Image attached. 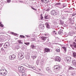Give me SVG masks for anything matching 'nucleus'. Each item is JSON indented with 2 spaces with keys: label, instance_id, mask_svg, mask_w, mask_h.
<instances>
[{
  "label": "nucleus",
  "instance_id": "f257e3e1",
  "mask_svg": "<svg viewBox=\"0 0 76 76\" xmlns=\"http://www.w3.org/2000/svg\"><path fill=\"white\" fill-rule=\"evenodd\" d=\"M39 28H40L39 29H44L45 27H44V24H42V22L40 21L39 22Z\"/></svg>",
  "mask_w": 76,
  "mask_h": 76
},
{
  "label": "nucleus",
  "instance_id": "f03ea898",
  "mask_svg": "<svg viewBox=\"0 0 76 76\" xmlns=\"http://www.w3.org/2000/svg\"><path fill=\"white\" fill-rule=\"evenodd\" d=\"M51 13L52 15H53L54 16H57L58 15V12H57L56 10H52L51 12Z\"/></svg>",
  "mask_w": 76,
  "mask_h": 76
},
{
  "label": "nucleus",
  "instance_id": "7ed1b4c3",
  "mask_svg": "<svg viewBox=\"0 0 76 76\" xmlns=\"http://www.w3.org/2000/svg\"><path fill=\"white\" fill-rule=\"evenodd\" d=\"M18 56L19 58H23L24 57V53L22 52H20L18 53Z\"/></svg>",
  "mask_w": 76,
  "mask_h": 76
},
{
  "label": "nucleus",
  "instance_id": "20e7f679",
  "mask_svg": "<svg viewBox=\"0 0 76 76\" xmlns=\"http://www.w3.org/2000/svg\"><path fill=\"white\" fill-rule=\"evenodd\" d=\"M70 45L74 50L76 51V43L75 42H73L72 44H71Z\"/></svg>",
  "mask_w": 76,
  "mask_h": 76
},
{
  "label": "nucleus",
  "instance_id": "39448f33",
  "mask_svg": "<svg viewBox=\"0 0 76 76\" xmlns=\"http://www.w3.org/2000/svg\"><path fill=\"white\" fill-rule=\"evenodd\" d=\"M54 70H56V71H59L60 70V69H61V67L59 65H55L54 67Z\"/></svg>",
  "mask_w": 76,
  "mask_h": 76
},
{
  "label": "nucleus",
  "instance_id": "423d86ee",
  "mask_svg": "<svg viewBox=\"0 0 76 76\" xmlns=\"http://www.w3.org/2000/svg\"><path fill=\"white\" fill-rule=\"evenodd\" d=\"M0 74H1L2 75H6L7 74V71L6 70H0Z\"/></svg>",
  "mask_w": 76,
  "mask_h": 76
},
{
  "label": "nucleus",
  "instance_id": "0eeeda50",
  "mask_svg": "<svg viewBox=\"0 0 76 76\" xmlns=\"http://www.w3.org/2000/svg\"><path fill=\"white\" fill-rule=\"evenodd\" d=\"M9 46H10V45L9 44V43L8 42H6L4 45V48H8L9 47Z\"/></svg>",
  "mask_w": 76,
  "mask_h": 76
},
{
  "label": "nucleus",
  "instance_id": "6e6552de",
  "mask_svg": "<svg viewBox=\"0 0 76 76\" xmlns=\"http://www.w3.org/2000/svg\"><path fill=\"white\" fill-rule=\"evenodd\" d=\"M63 11L65 13H72V11H69V9L66 8L63 10Z\"/></svg>",
  "mask_w": 76,
  "mask_h": 76
},
{
  "label": "nucleus",
  "instance_id": "1a4fd4ad",
  "mask_svg": "<svg viewBox=\"0 0 76 76\" xmlns=\"http://www.w3.org/2000/svg\"><path fill=\"white\" fill-rule=\"evenodd\" d=\"M55 60L56 61L60 62L61 61V58L58 56H57L55 58Z\"/></svg>",
  "mask_w": 76,
  "mask_h": 76
},
{
  "label": "nucleus",
  "instance_id": "9d476101",
  "mask_svg": "<svg viewBox=\"0 0 76 76\" xmlns=\"http://www.w3.org/2000/svg\"><path fill=\"white\" fill-rule=\"evenodd\" d=\"M24 67L23 66H20L18 67V71L19 72H22V71L23 70Z\"/></svg>",
  "mask_w": 76,
  "mask_h": 76
},
{
  "label": "nucleus",
  "instance_id": "9b49d317",
  "mask_svg": "<svg viewBox=\"0 0 76 76\" xmlns=\"http://www.w3.org/2000/svg\"><path fill=\"white\" fill-rule=\"evenodd\" d=\"M65 60L67 62H70L71 61V58L70 57H66V58H65Z\"/></svg>",
  "mask_w": 76,
  "mask_h": 76
},
{
  "label": "nucleus",
  "instance_id": "f8f14e48",
  "mask_svg": "<svg viewBox=\"0 0 76 76\" xmlns=\"http://www.w3.org/2000/svg\"><path fill=\"white\" fill-rule=\"evenodd\" d=\"M15 58H16V56L15 55H12L10 56V60H13Z\"/></svg>",
  "mask_w": 76,
  "mask_h": 76
},
{
  "label": "nucleus",
  "instance_id": "ddd939ff",
  "mask_svg": "<svg viewBox=\"0 0 76 76\" xmlns=\"http://www.w3.org/2000/svg\"><path fill=\"white\" fill-rule=\"evenodd\" d=\"M72 57L76 58V52L74 51L72 52Z\"/></svg>",
  "mask_w": 76,
  "mask_h": 76
},
{
  "label": "nucleus",
  "instance_id": "4468645a",
  "mask_svg": "<svg viewBox=\"0 0 76 76\" xmlns=\"http://www.w3.org/2000/svg\"><path fill=\"white\" fill-rule=\"evenodd\" d=\"M44 18L45 19H48L50 18V16L49 15H45Z\"/></svg>",
  "mask_w": 76,
  "mask_h": 76
},
{
  "label": "nucleus",
  "instance_id": "2eb2a0df",
  "mask_svg": "<svg viewBox=\"0 0 76 76\" xmlns=\"http://www.w3.org/2000/svg\"><path fill=\"white\" fill-rule=\"evenodd\" d=\"M62 49H63V50H64V52L65 53H66V51H67V48H66V47L65 46H63L62 47Z\"/></svg>",
  "mask_w": 76,
  "mask_h": 76
},
{
  "label": "nucleus",
  "instance_id": "dca6fc26",
  "mask_svg": "<svg viewBox=\"0 0 76 76\" xmlns=\"http://www.w3.org/2000/svg\"><path fill=\"white\" fill-rule=\"evenodd\" d=\"M55 5L56 7H59L60 5H61V3L60 2L56 3L55 4Z\"/></svg>",
  "mask_w": 76,
  "mask_h": 76
},
{
  "label": "nucleus",
  "instance_id": "f3484780",
  "mask_svg": "<svg viewBox=\"0 0 76 76\" xmlns=\"http://www.w3.org/2000/svg\"><path fill=\"white\" fill-rule=\"evenodd\" d=\"M45 52L46 53H49V52H50V49L49 48H45L44 49Z\"/></svg>",
  "mask_w": 76,
  "mask_h": 76
},
{
  "label": "nucleus",
  "instance_id": "a211bd4d",
  "mask_svg": "<svg viewBox=\"0 0 76 76\" xmlns=\"http://www.w3.org/2000/svg\"><path fill=\"white\" fill-rule=\"evenodd\" d=\"M41 39L42 40L43 42H44V41H45L46 40V39H47V37H41Z\"/></svg>",
  "mask_w": 76,
  "mask_h": 76
},
{
  "label": "nucleus",
  "instance_id": "6ab92c4d",
  "mask_svg": "<svg viewBox=\"0 0 76 76\" xmlns=\"http://www.w3.org/2000/svg\"><path fill=\"white\" fill-rule=\"evenodd\" d=\"M72 62L74 66L76 67V61L75 60H73L72 61Z\"/></svg>",
  "mask_w": 76,
  "mask_h": 76
},
{
  "label": "nucleus",
  "instance_id": "aec40b11",
  "mask_svg": "<svg viewBox=\"0 0 76 76\" xmlns=\"http://www.w3.org/2000/svg\"><path fill=\"white\" fill-rule=\"evenodd\" d=\"M59 22L60 23V25H63V24H64V21H62L61 20H59Z\"/></svg>",
  "mask_w": 76,
  "mask_h": 76
},
{
  "label": "nucleus",
  "instance_id": "412c9836",
  "mask_svg": "<svg viewBox=\"0 0 76 76\" xmlns=\"http://www.w3.org/2000/svg\"><path fill=\"white\" fill-rule=\"evenodd\" d=\"M63 29H61L59 31H58V34L60 35H61L62 34V31H63Z\"/></svg>",
  "mask_w": 76,
  "mask_h": 76
},
{
  "label": "nucleus",
  "instance_id": "4be33fe9",
  "mask_svg": "<svg viewBox=\"0 0 76 76\" xmlns=\"http://www.w3.org/2000/svg\"><path fill=\"white\" fill-rule=\"evenodd\" d=\"M45 25L47 28H50V25H49V24L48 23H46Z\"/></svg>",
  "mask_w": 76,
  "mask_h": 76
},
{
  "label": "nucleus",
  "instance_id": "5701e85b",
  "mask_svg": "<svg viewBox=\"0 0 76 76\" xmlns=\"http://www.w3.org/2000/svg\"><path fill=\"white\" fill-rule=\"evenodd\" d=\"M46 70L47 71H48V72H51V69H50V68L49 67H48L46 68Z\"/></svg>",
  "mask_w": 76,
  "mask_h": 76
},
{
  "label": "nucleus",
  "instance_id": "b1692460",
  "mask_svg": "<svg viewBox=\"0 0 76 76\" xmlns=\"http://www.w3.org/2000/svg\"><path fill=\"white\" fill-rule=\"evenodd\" d=\"M6 40L4 39V38H0V42H4V41H5Z\"/></svg>",
  "mask_w": 76,
  "mask_h": 76
},
{
  "label": "nucleus",
  "instance_id": "393cba45",
  "mask_svg": "<svg viewBox=\"0 0 76 76\" xmlns=\"http://www.w3.org/2000/svg\"><path fill=\"white\" fill-rule=\"evenodd\" d=\"M62 8H63L64 7H66L67 6V5L66 4L64 3L62 4Z\"/></svg>",
  "mask_w": 76,
  "mask_h": 76
},
{
  "label": "nucleus",
  "instance_id": "a878e982",
  "mask_svg": "<svg viewBox=\"0 0 76 76\" xmlns=\"http://www.w3.org/2000/svg\"><path fill=\"white\" fill-rule=\"evenodd\" d=\"M30 47L31 48H32V49H34L35 48V46L34 45H31L30 46Z\"/></svg>",
  "mask_w": 76,
  "mask_h": 76
},
{
  "label": "nucleus",
  "instance_id": "bb28decb",
  "mask_svg": "<svg viewBox=\"0 0 76 76\" xmlns=\"http://www.w3.org/2000/svg\"><path fill=\"white\" fill-rule=\"evenodd\" d=\"M26 58L27 60H29V56L28 55H26Z\"/></svg>",
  "mask_w": 76,
  "mask_h": 76
},
{
  "label": "nucleus",
  "instance_id": "cd10ccee",
  "mask_svg": "<svg viewBox=\"0 0 76 76\" xmlns=\"http://www.w3.org/2000/svg\"><path fill=\"white\" fill-rule=\"evenodd\" d=\"M72 34L73 33H72V32H71V31H69V33H68V35H70V36H72Z\"/></svg>",
  "mask_w": 76,
  "mask_h": 76
},
{
  "label": "nucleus",
  "instance_id": "c85d7f7f",
  "mask_svg": "<svg viewBox=\"0 0 76 76\" xmlns=\"http://www.w3.org/2000/svg\"><path fill=\"white\" fill-rule=\"evenodd\" d=\"M26 72H24L23 73L22 76H26Z\"/></svg>",
  "mask_w": 76,
  "mask_h": 76
},
{
  "label": "nucleus",
  "instance_id": "c756f323",
  "mask_svg": "<svg viewBox=\"0 0 76 76\" xmlns=\"http://www.w3.org/2000/svg\"><path fill=\"white\" fill-rule=\"evenodd\" d=\"M42 3H46V1L47 0H41Z\"/></svg>",
  "mask_w": 76,
  "mask_h": 76
},
{
  "label": "nucleus",
  "instance_id": "7c9ffc66",
  "mask_svg": "<svg viewBox=\"0 0 76 76\" xmlns=\"http://www.w3.org/2000/svg\"><path fill=\"white\" fill-rule=\"evenodd\" d=\"M74 68H73L70 66L69 68V70H73V69H74Z\"/></svg>",
  "mask_w": 76,
  "mask_h": 76
},
{
  "label": "nucleus",
  "instance_id": "2f4dec72",
  "mask_svg": "<svg viewBox=\"0 0 76 76\" xmlns=\"http://www.w3.org/2000/svg\"><path fill=\"white\" fill-rule=\"evenodd\" d=\"M50 0H46V3H47V4L49 3Z\"/></svg>",
  "mask_w": 76,
  "mask_h": 76
},
{
  "label": "nucleus",
  "instance_id": "473e14b6",
  "mask_svg": "<svg viewBox=\"0 0 76 76\" xmlns=\"http://www.w3.org/2000/svg\"><path fill=\"white\" fill-rule=\"evenodd\" d=\"M24 44H26V45H29L30 43L29 42H25Z\"/></svg>",
  "mask_w": 76,
  "mask_h": 76
},
{
  "label": "nucleus",
  "instance_id": "72a5a7b5",
  "mask_svg": "<svg viewBox=\"0 0 76 76\" xmlns=\"http://www.w3.org/2000/svg\"><path fill=\"white\" fill-rule=\"evenodd\" d=\"M52 33H53V34H55L56 35H57V34L56 31H55V30L53 31Z\"/></svg>",
  "mask_w": 76,
  "mask_h": 76
},
{
  "label": "nucleus",
  "instance_id": "f704fd0d",
  "mask_svg": "<svg viewBox=\"0 0 76 76\" xmlns=\"http://www.w3.org/2000/svg\"><path fill=\"white\" fill-rule=\"evenodd\" d=\"M72 16H75V15H76V12H74L73 14H72Z\"/></svg>",
  "mask_w": 76,
  "mask_h": 76
},
{
  "label": "nucleus",
  "instance_id": "c9c22d12",
  "mask_svg": "<svg viewBox=\"0 0 76 76\" xmlns=\"http://www.w3.org/2000/svg\"><path fill=\"white\" fill-rule=\"evenodd\" d=\"M6 70V69H5V68H4V67L2 66L1 67V69L0 70Z\"/></svg>",
  "mask_w": 76,
  "mask_h": 76
},
{
  "label": "nucleus",
  "instance_id": "e433bc0d",
  "mask_svg": "<svg viewBox=\"0 0 76 76\" xmlns=\"http://www.w3.org/2000/svg\"><path fill=\"white\" fill-rule=\"evenodd\" d=\"M0 26L2 28H3L4 26L2 24H1V23L0 22Z\"/></svg>",
  "mask_w": 76,
  "mask_h": 76
},
{
  "label": "nucleus",
  "instance_id": "4c0bfd02",
  "mask_svg": "<svg viewBox=\"0 0 76 76\" xmlns=\"http://www.w3.org/2000/svg\"><path fill=\"white\" fill-rule=\"evenodd\" d=\"M40 18L41 19H42L44 18L43 17V16H42V14H41L40 15Z\"/></svg>",
  "mask_w": 76,
  "mask_h": 76
},
{
  "label": "nucleus",
  "instance_id": "58836bf2",
  "mask_svg": "<svg viewBox=\"0 0 76 76\" xmlns=\"http://www.w3.org/2000/svg\"><path fill=\"white\" fill-rule=\"evenodd\" d=\"M72 18H69V20H68L69 22L70 23H71L72 22Z\"/></svg>",
  "mask_w": 76,
  "mask_h": 76
},
{
  "label": "nucleus",
  "instance_id": "ea45409f",
  "mask_svg": "<svg viewBox=\"0 0 76 76\" xmlns=\"http://www.w3.org/2000/svg\"><path fill=\"white\" fill-rule=\"evenodd\" d=\"M11 34H13V35H17V34H16L15 33H14L13 32H11Z\"/></svg>",
  "mask_w": 76,
  "mask_h": 76
},
{
  "label": "nucleus",
  "instance_id": "a19ab883",
  "mask_svg": "<svg viewBox=\"0 0 76 76\" xmlns=\"http://www.w3.org/2000/svg\"><path fill=\"white\" fill-rule=\"evenodd\" d=\"M56 51L58 52H60V49H56Z\"/></svg>",
  "mask_w": 76,
  "mask_h": 76
},
{
  "label": "nucleus",
  "instance_id": "79ce46f5",
  "mask_svg": "<svg viewBox=\"0 0 76 76\" xmlns=\"http://www.w3.org/2000/svg\"><path fill=\"white\" fill-rule=\"evenodd\" d=\"M27 66L28 67H29L30 68H32V66L29 65H28V66Z\"/></svg>",
  "mask_w": 76,
  "mask_h": 76
},
{
  "label": "nucleus",
  "instance_id": "37998d69",
  "mask_svg": "<svg viewBox=\"0 0 76 76\" xmlns=\"http://www.w3.org/2000/svg\"><path fill=\"white\" fill-rule=\"evenodd\" d=\"M18 42L19 44H22V41L21 40L18 41Z\"/></svg>",
  "mask_w": 76,
  "mask_h": 76
},
{
  "label": "nucleus",
  "instance_id": "c03bdc74",
  "mask_svg": "<svg viewBox=\"0 0 76 76\" xmlns=\"http://www.w3.org/2000/svg\"><path fill=\"white\" fill-rule=\"evenodd\" d=\"M7 3H10V2H11V0H7Z\"/></svg>",
  "mask_w": 76,
  "mask_h": 76
},
{
  "label": "nucleus",
  "instance_id": "a18cd8bd",
  "mask_svg": "<svg viewBox=\"0 0 76 76\" xmlns=\"http://www.w3.org/2000/svg\"><path fill=\"white\" fill-rule=\"evenodd\" d=\"M20 37L21 38H25V36H24L23 35H20Z\"/></svg>",
  "mask_w": 76,
  "mask_h": 76
},
{
  "label": "nucleus",
  "instance_id": "49530a36",
  "mask_svg": "<svg viewBox=\"0 0 76 76\" xmlns=\"http://www.w3.org/2000/svg\"><path fill=\"white\" fill-rule=\"evenodd\" d=\"M50 10V9L49 8H48L46 10V11L47 12H49Z\"/></svg>",
  "mask_w": 76,
  "mask_h": 76
},
{
  "label": "nucleus",
  "instance_id": "de8ad7c7",
  "mask_svg": "<svg viewBox=\"0 0 76 76\" xmlns=\"http://www.w3.org/2000/svg\"><path fill=\"white\" fill-rule=\"evenodd\" d=\"M40 64H44V61H41L40 62Z\"/></svg>",
  "mask_w": 76,
  "mask_h": 76
},
{
  "label": "nucleus",
  "instance_id": "09e8293b",
  "mask_svg": "<svg viewBox=\"0 0 76 76\" xmlns=\"http://www.w3.org/2000/svg\"><path fill=\"white\" fill-rule=\"evenodd\" d=\"M63 26H64V27H66V26H67L66 25V24H63V25H62Z\"/></svg>",
  "mask_w": 76,
  "mask_h": 76
},
{
  "label": "nucleus",
  "instance_id": "8fccbe9b",
  "mask_svg": "<svg viewBox=\"0 0 76 76\" xmlns=\"http://www.w3.org/2000/svg\"><path fill=\"white\" fill-rule=\"evenodd\" d=\"M36 64L37 65H38V60L36 61Z\"/></svg>",
  "mask_w": 76,
  "mask_h": 76
},
{
  "label": "nucleus",
  "instance_id": "3c124183",
  "mask_svg": "<svg viewBox=\"0 0 76 76\" xmlns=\"http://www.w3.org/2000/svg\"><path fill=\"white\" fill-rule=\"evenodd\" d=\"M31 7V9H33V10H36V9H34V7Z\"/></svg>",
  "mask_w": 76,
  "mask_h": 76
},
{
  "label": "nucleus",
  "instance_id": "603ef678",
  "mask_svg": "<svg viewBox=\"0 0 76 76\" xmlns=\"http://www.w3.org/2000/svg\"><path fill=\"white\" fill-rule=\"evenodd\" d=\"M44 35H45V36H47V35H48V33H46V34H44Z\"/></svg>",
  "mask_w": 76,
  "mask_h": 76
},
{
  "label": "nucleus",
  "instance_id": "864d4df0",
  "mask_svg": "<svg viewBox=\"0 0 76 76\" xmlns=\"http://www.w3.org/2000/svg\"><path fill=\"white\" fill-rule=\"evenodd\" d=\"M33 58H36V57H37V56H33Z\"/></svg>",
  "mask_w": 76,
  "mask_h": 76
},
{
  "label": "nucleus",
  "instance_id": "5fc2aeb1",
  "mask_svg": "<svg viewBox=\"0 0 76 76\" xmlns=\"http://www.w3.org/2000/svg\"><path fill=\"white\" fill-rule=\"evenodd\" d=\"M38 74H39V75H42V74L41 73H39Z\"/></svg>",
  "mask_w": 76,
  "mask_h": 76
},
{
  "label": "nucleus",
  "instance_id": "6e6d98bb",
  "mask_svg": "<svg viewBox=\"0 0 76 76\" xmlns=\"http://www.w3.org/2000/svg\"><path fill=\"white\" fill-rule=\"evenodd\" d=\"M47 44L48 45H50V44H51V43L50 42H49L48 43H47Z\"/></svg>",
  "mask_w": 76,
  "mask_h": 76
},
{
  "label": "nucleus",
  "instance_id": "4d7b16f0",
  "mask_svg": "<svg viewBox=\"0 0 76 76\" xmlns=\"http://www.w3.org/2000/svg\"><path fill=\"white\" fill-rule=\"evenodd\" d=\"M2 46V44L0 43V47H1Z\"/></svg>",
  "mask_w": 76,
  "mask_h": 76
},
{
  "label": "nucleus",
  "instance_id": "13d9d810",
  "mask_svg": "<svg viewBox=\"0 0 76 76\" xmlns=\"http://www.w3.org/2000/svg\"><path fill=\"white\" fill-rule=\"evenodd\" d=\"M69 11H70V10H72V8H71L70 9H69Z\"/></svg>",
  "mask_w": 76,
  "mask_h": 76
},
{
  "label": "nucleus",
  "instance_id": "bf43d9fd",
  "mask_svg": "<svg viewBox=\"0 0 76 76\" xmlns=\"http://www.w3.org/2000/svg\"><path fill=\"white\" fill-rule=\"evenodd\" d=\"M33 69V70H35V68H34L33 67H32Z\"/></svg>",
  "mask_w": 76,
  "mask_h": 76
},
{
  "label": "nucleus",
  "instance_id": "052dcab7",
  "mask_svg": "<svg viewBox=\"0 0 76 76\" xmlns=\"http://www.w3.org/2000/svg\"><path fill=\"white\" fill-rule=\"evenodd\" d=\"M45 76H49V75H45Z\"/></svg>",
  "mask_w": 76,
  "mask_h": 76
},
{
  "label": "nucleus",
  "instance_id": "680f3d73",
  "mask_svg": "<svg viewBox=\"0 0 76 76\" xmlns=\"http://www.w3.org/2000/svg\"><path fill=\"white\" fill-rule=\"evenodd\" d=\"M20 3H23V1H20Z\"/></svg>",
  "mask_w": 76,
  "mask_h": 76
},
{
  "label": "nucleus",
  "instance_id": "e2e57ef3",
  "mask_svg": "<svg viewBox=\"0 0 76 76\" xmlns=\"http://www.w3.org/2000/svg\"><path fill=\"white\" fill-rule=\"evenodd\" d=\"M48 40V41H49V39L48 38V40Z\"/></svg>",
  "mask_w": 76,
  "mask_h": 76
},
{
  "label": "nucleus",
  "instance_id": "0e129e2a",
  "mask_svg": "<svg viewBox=\"0 0 76 76\" xmlns=\"http://www.w3.org/2000/svg\"><path fill=\"white\" fill-rule=\"evenodd\" d=\"M61 29H62V28H63V29H64V28H63V27H61Z\"/></svg>",
  "mask_w": 76,
  "mask_h": 76
},
{
  "label": "nucleus",
  "instance_id": "69168bd1",
  "mask_svg": "<svg viewBox=\"0 0 76 76\" xmlns=\"http://www.w3.org/2000/svg\"><path fill=\"white\" fill-rule=\"evenodd\" d=\"M3 48H2L1 49V50H3Z\"/></svg>",
  "mask_w": 76,
  "mask_h": 76
},
{
  "label": "nucleus",
  "instance_id": "338daca9",
  "mask_svg": "<svg viewBox=\"0 0 76 76\" xmlns=\"http://www.w3.org/2000/svg\"><path fill=\"white\" fill-rule=\"evenodd\" d=\"M39 71H41V69H39Z\"/></svg>",
  "mask_w": 76,
  "mask_h": 76
},
{
  "label": "nucleus",
  "instance_id": "774afa93",
  "mask_svg": "<svg viewBox=\"0 0 76 76\" xmlns=\"http://www.w3.org/2000/svg\"><path fill=\"white\" fill-rule=\"evenodd\" d=\"M3 34H5V32H4V33H3Z\"/></svg>",
  "mask_w": 76,
  "mask_h": 76
}]
</instances>
